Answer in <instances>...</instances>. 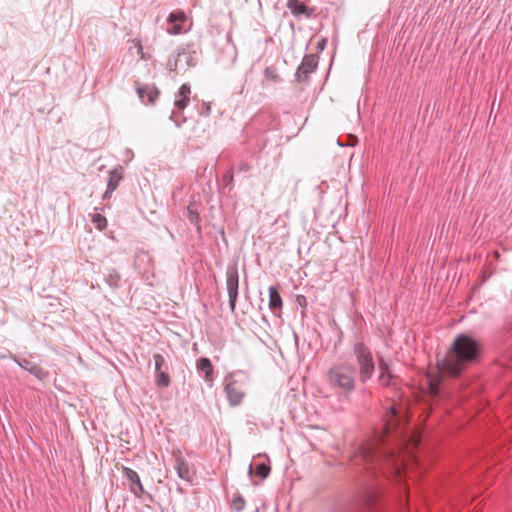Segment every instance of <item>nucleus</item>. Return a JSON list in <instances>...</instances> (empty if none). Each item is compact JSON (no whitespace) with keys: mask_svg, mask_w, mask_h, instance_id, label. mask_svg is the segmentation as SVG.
I'll list each match as a JSON object with an SVG mask.
<instances>
[{"mask_svg":"<svg viewBox=\"0 0 512 512\" xmlns=\"http://www.w3.org/2000/svg\"><path fill=\"white\" fill-rule=\"evenodd\" d=\"M244 87H245V84H244V82H243V83H241L240 88H239V93H240V94L243 92Z\"/></svg>","mask_w":512,"mask_h":512,"instance_id":"36","label":"nucleus"},{"mask_svg":"<svg viewBox=\"0 0 512 512\" xmlns=\"http://www.w3.org/2000/svg\"><path fill=\"white\" fill-rule=\"evenodd\" d=\"M483 352L481 341L471 333L458 334L447 355L438 362V369L451 378L459 377L466 369L480 362Z\"/></svg>","mask_w":512,"mask_h":512,"instance_id":"2","label":"nucleus"},{"mask_svg":"<svg viewBox=\"0 0 512 512\" xmlns=\"http://www.w3.org/2000/svg\"><path fill=\"white\" fill-rule=\"evenodd\" d=\"M226 289L229 297V306L231 312H235L236 303L239 295V272L237 261L228 264L225 272Z\"/></svg>","mask_w":512,"mask_h":512,"instance_id":"5","label":"nucleus"},{"mask_svg":"<svg viewBox=\"0 0 512 512\" xmlns=\"http://www.w3.org/2000/svg\"><path fill=\"white\" fill-rule=\"evenodd\" d=\"M190 94L191 87L189 84H182L175 95L174 100V109L171 112L170 120L175 123V125L180 128L182 124L186 122V118H182V120L177 119V114L183 113L184 109L188 106L190 102Z\"/></svg>","mask_w":512,"mask_h":512,"instance_id":"6","label":"nucleus"},{"mask_svg":"<svg viewBox=\"0 0 512 512\" xmlns=\"http://www.w3.org/2000/svg\"><path fill=\"white\" fill-rule=\"evenodd\" d=\"M386 433L390 434V426L386 424ZM389 435H375L363 443L352 456V465L369 470L373 475L379 469L385 475L400 474L403 461L399 452L388 444Z\"/></svg>","mask_w":512,"mask_h":512,"instance_id":"1","label":"nucleus"},{"mask_svg":"<svg viewBox=\"0 0 512 512\" xmlns=\"http://www.w3.org/2000/svg\"><path fill=\"white\" fill-rule=\"evenodd\" d=\"M123 178V168L118 166L109 172L107 182V189L104 193V198H109L113 191H115Z\"/></svg>","mask_w":512,"mask_h":512,"instance_id":"14","label":"nucleus"},{"mask_svg":"<svg viewBox=\"0 0 512 512\" xmlns=\"http://www.w3.org/2000/svg\"><path fill=\"white\" fill-rule=\"evenodd\" d=\"M353 353L357 364L356 375L361 384H366L373 377L376 369V362L368 346L363 342H356L353 345Z\"/></svg>","mask_w":512,"mask_h":512,"instance_id":"4","label":"nucleus"},{"mask_svg":"<svg viewBox=\"0 0 512 512\" xmlns=\"http://www.w3.org/2000/svg\"><path fill=\"white\" fill-rule=\"evenodd\" d=\"M153 360L155 366V373L163 371L164 369L168 370L165 358L161 354L155 353L153 355Z\"/></svg>","mask_w":512,"mask_h":512,"instance_id":"27","label":"nucleus"},{"mask_svg":"<svg viewBox=\"0 0 512 512\" xmlns=\"http://www.w3.org/2000/svg\"><path fill=\"white\" fill-rule=\"evenodd\" d=\"M135 91L145 105H154L160 95V91L154 84H143L139 81H135Z\"/></svg>","mask_w":512,"mask_h":512,"instance_id":"8","label":"nucleus"},{"mask_svg":"<svg viewBox=\"0 0 512 512\" xmlns=\"http://www.w3.org/2000/svg\"><path fill=\"white\" fill-rule=\"evenodd\" d=\"M318 62L319 57L316 54H306L295 72L296 81L299 83L307 82L310 74L317 69Z\"/></svg>","mask_w":512,"mask_h":512,"instance_id":"7","label":"nucleus"},{"mask_svg":"<svg viewBox=\"0 0 512 512\" xmlns=\"http://www.w3.org/2000/svg\"><path fill=\"white\" fill-rule=\"evenodd\" d=\"M325 44H326V40L322 39L321 42L318 44V48L321 50L324 49Z\"/></svg>","mask_w":512,"mask_h":512,"instance_id":"34","label":"nucleus"},{"mask_svg":"<svg viewBox=\"0 0 512 512\" xmlns=\"http://www.w3.org/2000/svg\"><path fill=\"white\" fill-rule=\"evenodd\" d=\"M185 215L188 221L196 227L197 231L201 232V219L195 202L187 205Z\"/></svg>","mask_w":512,"mask_h":512,"instance_id":"17","label":"nucleus"},{"mask_svg":"<svg viewBox=\"0 0 512 512\" xmlns=\"http://www.w3.org/2000/svg\"><path fill=\"white\" fill-rule=\"evenodd\" d=\"M233 181H234L233 169L231 168L222 176V182L225 184V186L229 187V190H232Z\"/></svg>","mask_w":512,"mask_h":512,"instance_id":"29","label":"nucleus"},{"mask_svg":"<svg viewBox=\"0 0 512 512\" xmlns=\"http://www.w3.org/2000/svg\"><path fill=\"white\" fill-rule=\"evenodd\" d=\"M251 170V165L248 162H241L238 167L239 172L247 173Z\"/></svg>","mask_w":512,"mask_h":512,"instance_id":"32","label":"nucleus"},{"mask_svg":"<svg viewBox=\"0 0 512 512\" xmlns=\"http://www.w3.org/2000/svg\"><path fill=\"white\" fill-rule=\"evenodd\" d=\"M104 281L112 289L120 287L121 275L115 268H107L103 273Z\"/></svg>","mask_w":512,"mask_h":512,"instance_id":"19","label":"nucleus"},{"mask_svg":"<svg viewBox=\"0 0 512 512\" xmlns=\"http://www.w3.org/2000/svg\"><path fill=\"white\" fill-rule=\"evenodd\" d=\"M211 113V106L209 103H203L201 107L200 114L203 116H209Z\"/></svg>","mask_w":512,"mask_h":512,"instance_id":"31","label":"nucleus"},{"mask_svg":"<svg viewBox=\"0 0 512 512\" xmlns=\"http://www.w3.org/2000/svg\"><path fill=\"white\" fill-rule=\"evenodd\" d=\"M122 474L123 477L127 480V485L129 487L130 492L135 497L141 498L144 494H147L149 497H151V495L145 491L141 483L140 477L135 470L129 467H123Z\"/></svg>","mask_w":512,"mask_h":512,"instance_id":"9","label":"nucleus"},{"mask_svg":"<svg viewBox=\"0 0 512 512\" xmlns=\"http://www.w3.org/2000/svg\"><path fill=\"white\" fill-rule=\"evenodd\" d=\"M177 490H178V492H180L181 494H183V493H184V491H183V489H182L181 487H178V488H177Z\"/></svg>","mask_w":512,"mask_h":512,"instance_id":"39","label":"nucleus"},{"mask_svg":"<svg viewBox=\"0 0 512 512\" xmlns=\"http://www.w3.org/2000/svg\"><path fill=\"white\" fill-rule=\"evenodd\" d=\"M270 471L271 469L268 460L256 463L255 465L250 464L248 468L249 476H252L254 474L262 480L266 479L269 476Z\"/></svg>","mask_w":512,"mask_h":512,"instance_id":"16","label":"nucleus"},{"mask_svg":"<svg viewBox=\"0 0 512 512\" xmlns=\"http://www.w3.org/2000/svg\"><path fill=\"white\" fill-rule=\"evenodd\" d=\"M167 68L170 71H178L181 70V64L178 56V51H176V54H171L167 61Z\"/></svg>","mask_w":512,"mask_h":512,"instance_id":"26","label":"nucleus"},{"mask_svg":"<svg viewBox=\"0 0 512 512\" xmlns=\"http://www.w3.org/2000/svg\"><path fill=\"white\" fill-rule=\"evenodd\" d=\"M173 467L179 478L182 480L192 483L194 477V471L191 469L188 461L181 455L180 452L173 454Z\"/></svg>","mask_w":512,"mask_h":512,"instance_id":"11","label":"nucleus"},{"mask_svg":"<svg viewBox=\"0 0 512 512\" xmlns=\"http://www.w3.org/2000/svg\"><path fill=\"white\" fill-rule=\"evenodd\" d=\"M182 118H185L182 113L177 114V119L182 120Z\"/></svg>","mask_w":512,"mask_h":512,"instance_id":"38","label":"nucleus"},{"mask_svg":"<svg viewBox=\"0 0 512 512\" xmlns=\"http://www.w3.org/2000/svg\"><path fill=\"white\" fill-rule=\"evenodd\" d=\"M16 362L22 369L35 376L38 380H45L49 376L48 371L44 370L40 365L25 358L16 360Z\"/></svg>","mask_w":512,"mask_h":512,"instance_id":"13","label":"nucleus"},{"mask_svg":"<svg viewBox=\"0 0 512 512\" xmlns=\"http://www.w3.org/2000/svg\"><path fill=\"white\" fill-rule=\"evenodd\" d=\"M186 20V15L182 11L172 12L168 16V22L175 24L173 28L170 30V33L172 34H178L181 32V26L180 23L184 22Z\"/></svg>","mask_w":512,"mask_h":512,"instance_id":"21","label":"nucleus"},{"mask_svg":"<svg viewBox=\"0 0 512 512\" xmlns=\"http://www.w3.org/2000/svg\"><path fill=\"white\" fill-rule=\"evenodd\" d=\"M297 301H298V303H299L300 305H302V303H303V302H305V301H306V299H305V297H304V296H298V297H297Z\"/></svg>","mask_w":512,"mask_h":512,"instance_id":"35","label":"nucleus"},{"mask_svg":"<svg viewBox=\"0 0 512 512\" xmlns=\"http://www.w3.org/2000/svg\"><path fill=\"white\" fill-rule=\"evenodd\" d=\"M283 302L278 291V288L275 286L269 287V308L276 313V311H280L282 308Z\"/></svg>","mask_w":512,"mask_h":512,"instance_id":"20","label":"nucleus"},{"mask_svg":"<svg viewBox=\"0 0 512 512\" xmlns=\"http://www.w3.org/2000/svg\"><path fill=\"white\" fill-rule=\"evenodd\" d=\"M196 367L199 372L204 374V379L209 386H212L214 380V367L210 359L206 357L198 359Z\"/></svg>","mask_w":512,"mask_h":512,"instance_id":"15","label":"nucleus"},{"mask_svg":"<svg viewBox=\"0 0 512 512\" xmlns=\"http://www.w3.org/2000/svg\"><path fill=\"white\" fill-rule=\"evenodd\" d=\"M287 8L290 9L291 13L296 17L302 14H305L306 17H310L312 14V9H309L305 4L301 3L299 0H288Z\"/></svg>","mask_w":512,"mask_h":512,"instance_id":"18","label":"nucleus"},{"mask_svg":"<svg viewBox=\"0 0 512 512\" xmlns=\"http://www.w3.org/2000/svg\"><path fill=\"white\" fill-rule=\"evenodd\" d=\"M225 392L231 406H238L245 395L243 389L232 377L226 378Z\"/></svg>","mask_w":512,"mask_h":512,"instance_id":"12","label":"nucleus"},{"mask_svg":"<svg viewBox=\"0 0 512 512\" xmlns=\"http://www.w3.org/2000/svg\"><path fill=\"white\" fill-rule=\"evenodd\" d=\"M327 379L332 388L348 395L356 388V366L348 362L333 365L327 372Z\"/></svg>","mask_w":512,"mask_h":512,"instance_id":"3","label":"nucleus"},{"mask_svg":"<svg viewBox=\"0 0 512 512\" xmlns=\"http://www.w3.org/2000/svg\"><path fill=\"white\" fill-rule=\"evenodd\" d=\"M231 506L237 512H240L244 509L245 500L240 493L234 495Z\"/></svg>","mask_w":512,"mask_h":512,"instance_id":"28","label":"nucleus"},{"mask_svg":"<svg viewBox=\"0 0 512 512\" xmlns=\"http://www.w3.org/2000/svg\"><path fill=\"white\" fill-rule=\"evenodd\" d=\"M378 501H379V496H378L377 491L370 490V491L366 492V494L364 496V503L367 506V508L376 511L378 509L377 508Z\"/></svg>","mask_w":512,"mask_h":512,"instance_id":"23","label":"nucleus"},{"mask_svg":"<svg viewBox=\"0 0 512 512\" xmlns=\"http://www.w3.org/2000/svg\"><path fill=\"white\" fill-rule=\"evenodd\" d=\"M93 222L96 224V227L100 230L104 229L107 225L106 218L101 214L94 215Z\"/></svg>","mask_w":512,"mask_h":512,"instance_id":"30","label":"nucleus"},{"mask_svg":"<svg viewBox=\"0 0 512 512\" xmlns=\"http://www.w3.org/2000/svg\"><path fill=\"white\" fill-rule=\"evenodd\" d=\"M155 384L159 388H166L170 385V376L167 373V370L164 369L163 371L155 373Z\"/></svg>","mask_w":512,"mask_h":512,"instance_id":"24","label":"nucleus"},{"mask_svg":"<svg viewBox=\"0 0 512 512\" xmlns=\"http://www.w3.org/2000/svg\"><path fill=\"white\" fill-rule=\"evenodd\" d=\"M264 78L268 81L279 83L282 81L281 77L277 73V69L274 66L266 67L264 70Z\"/></svg>","mask_w":512,"mask_h":512,"instance_id":"25","label":"nucleus"},{"mask_svg":"<svg viewBox=\"0 0 512 512\" xmlns=\"http://www.w3.org/2000/svg\"><path fill=\"white\" fill-rule=\"evenodd\" d=\"M178 56L181 64V70L185 71L192 66L193 57L185 48H178Z\"/></svg>","mask_w":512,"mask_h":512,"instance_id":"22","label":"nucleus"},{"mask_svg":"<svg viewBox=\"0 0 512 512\" xmlns=\"http://www.w3.org/2000/svg\"><path fill=\"white\" fill-rule=\"evenodd\" d=\"M355 142H356V137H351V143H350V145H351V146L355 145Z\"/></svg>","mask_w":512,"mask_h":512,"instance_id":"37","label":"nucleus"},{"mask_svg":"<svg viewBox=\"0 0 512 512\" xmlns=\"http://www.w3.org/2000/svg\"><path fill=\"white\" fill-rule=\"evenodd\" d=\"M377 367L379 375L377 378L378 383L383 387H394L398 377L391 372L390 364L384 358L378 355Z\"/></svg>","mask_w":512,"mask_h":512,"instance_id":"10","label":"nucleus"},{"mask_svg":"<svg viewBox=\"0 0 512 512\" xmlns=\"http://www.w3.org/2000/svg\"><path fill=\"white\" fill-rule=\"evenodd\" d=\"M338 144H339V146H343V145H344V144H342V143L340 142V140H338Z\"/></svg>","mask_w":512,"mask_h":512,"instance_id":"40","label":"nucleus"},{"mask_svg":"<svg viewBox=\"0 0 512 512\" xmlns=\"http://www.w3.org/2000/svg\"><path fill=\"white\" fill-rule=\"evenodd\" d=\"M136 42H137V47H138V53L141 54V58H144V56H143V47L141 45V42L139 40H137Z\"/></svg>","mask_w":512,"mask_h":512,"instance_id":"33","label":"nucleus"}]
</instances>
